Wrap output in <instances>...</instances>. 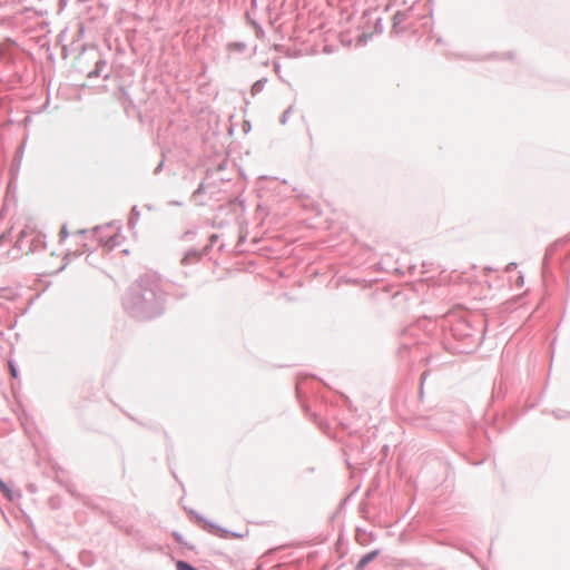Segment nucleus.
<instances>
[{
    "label": "nucleus",
    "instance_id": "nucleus-1",
    "mask_svg": "<svg viewBox=\"0 0 570 570\" xmlns=\"http://www.w3.org/2000/svg\"><path fill=\"white\" fill-rule=\"evenodd\" d=\"M177 570H196L194 567H191L189 563L185 561H178L176 563Z\"/></svg>",
    "mask_w": 570,
    "mask_h": 570
},
{
    "label": "nucleus",
    "instance_id": "nucleus-3",
    "mask_svg": "<svg viewBox=\"0 0 570 570\" xmlns=\"http://www.w3.org/2000/svg\"><path fill=\"white\" fill-rule=\"evenodd\" d=\"M368 559H370V557L364 558L361 563L364 564Z\"/></svg>",
    "mask_w": 570,
    "mask_h": 570
},
{
    "label": "nucleus",
    "instance_id": "nucleus-2",
    "mask_svg": "<svg viewBox=\"0 0 570 570\" xmlns=\"http://www.w3.org/2000/svg\"><path fill=\"white\" fill-rule=\"evenodd\" d=\"M0 490L6 494L8 495L9 494V489L8 487L4 484V482L0 479Z\"/></svg>",
    "mask_w": 570,
    "mask_h": 570
}]
</instances>
